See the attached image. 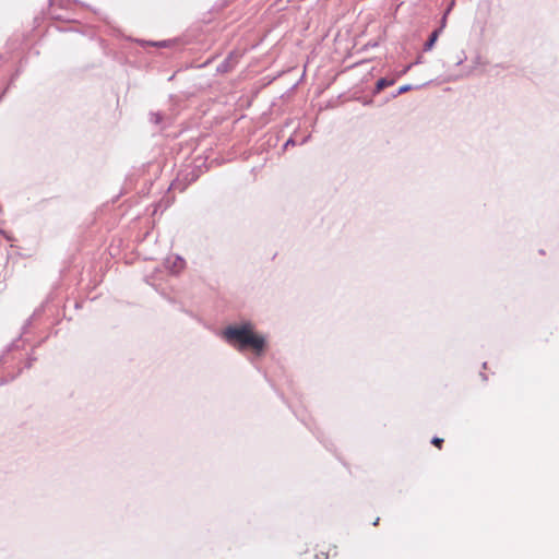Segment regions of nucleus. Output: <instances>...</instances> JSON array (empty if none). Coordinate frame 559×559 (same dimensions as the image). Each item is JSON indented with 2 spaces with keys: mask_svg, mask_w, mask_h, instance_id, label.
<instances>
[{
  "mask_svg": "<svg viewBox=\"0 0 559 559\" xmlns=\"http://www.w3.org/2000/svg\"><path fill=\"white\" fill-rule=\"evenodd\" d=\"M394 84V80L380 79L376 84V93H380L385 87Z\"/></svg>",
  "mask_w": 559,
  "mask_h": 559,
  "instance_id": "nucleus-3",
  "label": "nucleus"
},
{
  "mask_svg": "<svg viewBox=\"0 0 559 559\" xmlns=\"http://www.w3.org/2000/svg\"><path fill=\"white\" fill-rule=\"evenodd\" d=\"M438 36H439V31H435L431 33L429 39L425 44V50H430L433 47L435 43L438 39Z\"/></svg>",
  "mask_w": 559,
  "mask_h": 559,
  "instance_id": "nucleus-4",
  "label": "nucleus"
},
{
  "mask_svg": "<svg viewBox=\"0 0 559 559\" xmlns=\"http://www.w3.org/2000/svg\"><path fill=\"white\" fill-rule=\"evenodd\" d=\"M332 550H335V547L332 546L331 544H329V543L319 544V545H317V552L314 555V558L316 559H329L330 552ZM333 556H336V551H334Z\"/></svg>",
  "mask_w": 559,
  "mask_h": 559,
  "instance_id": "nucleus-2",
  "label": "nucleus"
},
{
  "mask_svg": "<svg viewBox=\"0 0 559 559\" xmlns=\"http://www.w3.org/2000/svg\"><path fill=\"white\" fill-rule=\"evenodd\" d=\"M411 90V85H403L399 88V94L406 93Z\"/></svg>",
  "mask_w": 559,
  "mask_h": 559,
  "instance_id": "nucleus-6",
  "label": "nucleus"
},
{
  "mask_svg": "<svg viewBox=\"0 0 559 559\" xmlns=\"http://www.w3.org/2000/svg\"><path fill=\"white\" fill-rule=\"evenodd\" d=\"M223 337L229 345L240 352L250 348L257 355H261L265 347L264 337L255 334L250 323L227 326L223 331Z\"/></svg>",
  "mask_w": 559,
  "mask_h": 559,
  "instance_id": "nucleus-1",
  "label": "nucleus"
},
{
  "mask_svg": "<svg viewBox=\"0 0 559 559\" xmlns=\"http://www.w3.org/2000/svg\"><path fill=\"white\" fill-rule=\"evenodd\" d=\"M443 439L442 438H439V437H435L432 440H431V443L437 447L438 449H441L442 448V444H443Z\"/></svg>",
  "mask_w": 559,
  "mask_h": 559,
  "instance_id": "nucleus-5",
  "label": "nucleus"
}]
</instances>
